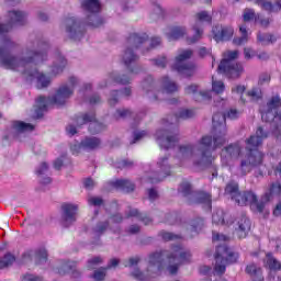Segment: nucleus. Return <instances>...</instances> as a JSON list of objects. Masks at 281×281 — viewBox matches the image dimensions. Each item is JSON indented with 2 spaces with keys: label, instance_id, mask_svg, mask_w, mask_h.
I'll return each mask as SVG.
<instances>
[{
  "label": "nucleus",
  "instance_id": "nucleus-1",
  "mask_svg": "<svg viewBox=\"0 0 281 281\" xmlns=\"http://www.w3.org/2000/svg\"><path fill=\"white\" fill-rule=\"evenodd\" d=\"M238 117H240V112L236 109H231L226 114L221 112L215 113L213 115V138L206 135L195 145L190 143L180 145L176 156L179 166H188V164H194L195 166L211 164L214 160L212 150L221 148L227 142L225 120H238Z\"/></svg>",
  "mask_w": 281,
  "mask_h": 281
},
{
  "label": "nucleus",
  "instance_id": "nucleus-2",
  "mask_svg": "<svg viewBox=\"0 0 281 281\" xmlns=\"http://www.w3.org/2000/svg\"><path fill=\"white\" fill-rule=\"evenodd\" d=\"M12 47L10 40H4V49H0V63L5 69H13L14 71H23L29 82L36 80L37 89H45L52 83V78L45 74L40 72L33 68L32 63H43L45 60V53H36L33 48L27 47L22 52L20 57H14L8 54V49Z\"/></svg>",
  "mask_w": 281,
  "mask_h": 281
},
{
  "label": "nucleus",
  "instance_id": "nucleus-3",
  "mask_svg": "<svg viewBox=\"0 0 281 281\" xmlns=\"http://www.w3.org/2000/svg\"><path fill=\"white\" fill-rule=\"evenodd\" d=\"M169 262L167 267V271L170 276H175L177 271H179V267L181 265H186V262H190V258L192 255L190 251L183 249V247L175 246L171 249V252L168 254L165 251L154 252L149 255L148 258V266L145 272L139 271L138 269L132 272L133 278L138 281H147L151 280L153 278H159L161 276V271H164V260Z\"/></svg>",
  "mask_w": 281,
  "mask_h": 281
},
{
  "label": "nucleus",
  "instance_id": "nucleus-4",
  "mask_svg": "<svg viewBox=\"0 0 281 281\" xmlns=\"http://www.w3.org/2000/svg\"><path fill=\"white\" fill-rule=\"evenodd\" d=\"M269 134L262 127H258L256 134L246 139V158L241 159L240 165L232 169L236 177H245L251 172V168H256L262 164L265 155L258 150V146L262 145V140L267 139Z\"/></svg>",
  "mask_w": 281,
  "mask_h": 281
},
{
  "label": "nucleus",
  "instance_id": "nucleus-5",
  "mask_svg": "<svg viewBox=\"0 0 281 281\" xmlns=\"http://www.w3.org/2000/svg\"><path fill=\"white\" fill-rule=\"evenodd\" d=\"M80 83V79L77 77L70 76L68 78L67 83L61 85L55 95L45 98V97H38L35 102V114L34 117H43V113L47 111V108L50 104H56L57 106H63L67 102V100L74 95V89L76 88L77 85Z\"/></svg>",
  "mask_w": 281,
  "mask_h": 281
},
{
  "label": "nucleus",
  "instance_id": "nucleus-6",
  "mask_svg": "<svg viewBox=\"0 0 281 281\" xmlns=\"http://www.w3.org/2000/svg\"><path fill=\"white\" fill-rule=\"evenodd\" d=\"M225 194H229L231 199L237 203V205H250L252 210L257 212H263L265 203L258 202V196L252 191H238V183L229 182L225 188Z\"/></svg>",
  "mask_w": 281,
  "mask_h": 281
},
{
  "label": "nucleus",
  "instance_id": "nucleus-7",
  "mask_svg": "<svg viewBox=\"0 0 281 281\" xmlns=\"http://www.w3.org/2000/svg\"><path fill=\"white\" fill-rule=\"evenodd\" d=\"M122 63L125 65L126 69H128L130 76H123L122 78L117 77V74H112L108 78V82L101 87H109V85H128L133 79V76L139 74V67L136 65L137 56L135 53L127 48L122 55Z\"/></svg>",
  "mask_w": 281,
  "mask_h": 281
},
{
  "label": "nucleus",
  "instance_id": "nucleus-8",
  "mask_svg": "<svg viewBox=\"0 0 281 281\" xmlns=\"http://www.w3.org/2000/svg\"><path fill=\"white\" fill-rule=\"evenodd\" d=\"M281 106V100L279 95L272 97L266 105L260 109L262 122H272L274 126L273 135L281 142V113H278V109Z\"/></svg>",
  "mask_w": 281,
  "mask_h": 281
},
{
  "label": "nucleus",
  "instance_id": "nucleus-9",
  "mask_svg": "<svg viewBox=\"0 0 281 281\" xmlns=\"http://www.w3.org/2000/svg\"><path fill=\"white\" fill-rule=\"evenodd\" d=\"M160 87L162 90H157L153 79L143 82V89L150 100H166V93H175L179 91V86L168 77H162L160 79Z\"/></svg>",
  "mask_w": 281,
  "mask_h": 281
},
{
  "label": "nucleus",
  "instance_id": "nucleus-10",
  "mask_svg": "<svg viewBox=\"0 0 281 281\" xmlns=\"http://www.w3.org/2000/svg\"><path fill=\"white\" fill-rule=\"evenodd\" d=\"M236 58H238V50L224 53V59L220 63L217 68L218 74H225L227 78H240L245 69L241 64L234 61Z\"/></svg>",
  "mask_w": 281,
  "mask_h": 281
},
{
  "label": "nucleus",
  "instance_id": "nucleus-11",
  "mask_svg": "<svg viewBox=\"0 0 281 281\" xmlns=\"http://www.w3.org/2000/svg\"><path fill=\"white\" fill-rule=\"evenodd\" d=\"M237 260L238 254L229 250L225 244L218 245L215 254L214 276H223L227 265H234Z\"/></svg>",
  "mask_w": 281,
  "mask_h": 281
},
{
  "label": "nucleus",
  "instance_id": "nucleus-12",
  "mask_svg": "<svg viewBox=\"0 0 281 281\" xmlns=\"http://www.w3.org/2000/svg\"><path fill=\"white\" fill-rule=\"evenodd\" d=\"M192 58V50L184 49L180 50L178 56H176V60L172 65V68L178 71V74H181V76L190 77L194 75V66L188 60Z\"/></svg>",
  "mask_w": 281,
  "mask_h": 281
},
{
  "label": "nucleus",
  "instance_id": "nucleus-13",
  "mask_svg": "<svg viewBox=\"0 0 281 281\" xmlns=\"http://www.w3.org/2000/svg\"><path fill=\"white\" fill-rule=\"evenodd\" d=\"M81 8L89 14L87 19L88 25H91V27H100L102 25V20L98 16V12L102 10L100 0H83Z\"/></svg>",
  "mask_w": 281,
  "mask_h": 281
},
{
  "label": "nucleus",
  "instance_id": "nucleus-14",
  "mask_svg": "<svg viewBox=\"0 0 281 281\" xmlns=\"http://www.w3.org/2000/svg\"><path fill=\"white\" fill-rule=\"evenodd\" d=\"M158 170L156 172L147 173L143 178V181H148L149 183H159L164 181L166 177L170 176V165L168 164V157L160 158L157 162Z\"/></svg>",
  "mask_w": 281,
  "mask_h": 281
},
{
  "label": "nucleus",
  "instance_id": "nucleus-15",
  "mask_svg": "<svg viewBox=\"0 0 281 281\" xmlns=\"http://www.w3.org/2000/svg\"><path fill=\"white\" fill-rule=\"evenodd\" d=\"M212 23V15L206 11H201L195 15V24L193 25V37L189 38V43H196L203 36V24Z\"/></svg>",
  "mask_w": 281,
  "mask_h": 281
},
{
  "label": "nucleus",
  "instance_id": "nucleus-16",
  "mask_svg": "<svg viewBox=\"0 0 281 281\" xmlns=\"http://www.w3.org/2000/svg\"><path fill=\"white\" fill-rule=\"evenodd\" d=\"M66 32L72 41H82L85 36V26L76 18H69L65 22Z\"/></svg>",
  "mask_w": 281,
  "mask_h": 281
},
{
  "label": "nucleus",
  "instance_id": "nucleus-17",
  "mask_svg": "<svg viewBox=\"0 0 281 281\" xmlns=\"http://www.w3.org/2000/svg\"><path fill=\"white\" fill-rule=\"evenodd\" d=\"M156 142L159 144L160 148H172L177 142H179V135H171L170 128L158 130L156 132Z\"/></svg>",
  "mask_w": 281,
  "mask_h": 281
},
{
  "label": "nucleus",
  "instance_id": "nucleus-18",
  "mask_svg": "<svg viewBox=\"0 0 281 281\" xmlns=\"http://www.w3.org/2000/svg\"><path fill=\"white\" fill-rule=\"evenodd\" d=\"M25 13L23 11H10L9 12V24L0 23V36L7 34L12 29V25H24L25 24Z\"/></svg>",
  "mask_w": 281,
  "mask_h": 281
},
{
  "label": "nucleus",
  "instance_id": "nucleus-19",
  "mask_svg": "<svg viewBox=\"0 0 281 281\" xmlns=\"http://www.w3.org/2000/svg\"><path fill=\"white\" fill-rule=\"evenodd\" d=\"M61 218L64 227L74 225L78 216V205L71 203H65L61 205Z\"/></svg>",
  "mask_w": 281,
  "mask_h": 281
},
{
  "label": "nucleus",
  "instance_id": "nucleus-20",
  "mask_svg": "<svg viewBox=\"0 0 281 281\" xmlns=\"http://www.w3.org/2000/svg\"><path fill=\"white\" fill-rule=\"evenodd\" d=\"M90 122L89 132L90 133H100L102 131V124L95 121V114L93 112L86 113L81 116H78L76 120V124L78 127L82 126V124H87Z\"/></svg>",
  "mask_w": 281,
  "mask_h": 281
},
{
  "label": "nucleus",
  "instance_id": "nucleus-21",
  "mask_svg": "<svg viewBox=\"0 0 281 281\" xmlns=\"http://www.w3.org/2000/svg\"><path fill=\"white\" fill-rule=\"evenodd\" d=\"M186 93L188 95H193L195 102H205V100H212V91L211 90H199V86L191 85L186 88Z\"/></svg>",
  "mask_w": 281,
  "mask_h": 281
},
{
  "label": "nucleus",
  "instance_id": "nucleus-22",
  "mask_svg": "<svg viewBox=\"0 0 281 281\" xmlns=\"http://www.w3.org/2000/svg\"><path fill=\"white\" fill-rule=\"evenodd\" d=\"M234 36V27L216 25L213 27V38L216 43L229 41Z\"/></svg>",
  "mask_w": 281,
  "mask_h": 281
},
{
  "label": "nucleus",
  "instance_id": "nucleus-23",
  "mask_svg": "<svg viewBox=\"0 0 281 281\" xmlns=\"http://www.w3.org/2000/svg\"><path fill=\"white\" fill-rule=\"evenodd\" d=\"M251 229V222L247 216H241L237 220L235 234H237L238 238H247V234Z\"/></svg>",
  "mask_w": 281,
  "mask_h": 281
},
{
  "label": "nucleus",
  "instance_id": "nucleus-24",
  "mask_svg": "<svg viewBox=\"0 0 281 281\" xmlns=\"http://www.w3.org/2000/svg\"><path fill=\"white\" fill-rule=\"evenodd\" d=\"M243 155V149L239 144L229 145L228 147L222 150L221 157L223 164H227V159H232V157H240Z\"/></svg>",
  "mask_w": 281,
  "mask_h": 281
},
{
  "label": "nucleus",
  "instance_id": "nucleus-25",
  "mask_svg": "<svg viewBox=\"0 0 281 281\" xmlns=\"http://www.w3.org/2000/svg\"><path fill=\"white\" fill-rule=\"evenodd\" d=\"M196 115V112L192 109H181L177 112L176 116L173 117V121L170 122V119L165 121V126H170L172 124H179V120H190Z\"/></svg>",
  "mask_w": 281,
  "mask_h": 281
},
{
  "label": "nucleus",
  "instance_id": "nucleus-26",
  "mask_svg": "<svg viewBox=\"0 0 281 281\" xmlns=\"http://www.w3.org/2000/svg\"><path fill=\"white\" fill-rule=\"evenodd\" d=\"M187 30L184 26H169L165 31L167 41H179L186 36Z\"/></svg>",
  "mask_w": 281,
  "mask_h": 281
},
{
  "label": "nucleus",
  "instance_id": "nucleus-27",
  "mask_svg": "<svg viewBox=\"0 0 281 281\" xmlns=\"http://www.w3.org/2000/svg\"><path fill=\"white\" fill-rule=\"evenodd\" d=\"M11 128L14 137H19L21 133H31V131H34V125L23 121H13Z\"/></svg>",
  "mask_w": 281,
  "mask_h": 281
},
{
  "label": "nucleus",
  "instance_id": "nucleus-28",
  "mask_svg": "<svg viewBox=\"0 0 281 281\" xmlns=\"http://www.w3.org/2000/svg\"><path fill=\"white\" fill-rule=\"evenodd\" d=\"M40 182L43 186H49V183H52V178L49 177H45V175H47L49 172V166L47 165V162H42L35 170Z\"/></svg>",
  "mask_w": 281,
  "mask_h": 281
},
{
  "label": "nucleus",
  "instance_id": "nucleus-29",
  "mask_svg": "<svg viewBox=\"0 0 281 281\" xmlns=\"http://www.w3.org/2000/svg\"><path fill=\"white\" fill-rule=\"evenodd\" d=\"M111 188L114 190H123V192H133L135 190V184L128 180L119 179L110 182Z\"/></svg>",
  "mask_w": 281,
  "mask_h": 281
},
{
  "label": "nucleus",
  "instance_id": "nucleus-30",
  "mask_svg": "<svg viewBox=\"0 0 281 281\" xmlns=\"http://www.w3.org/2000/svg\"><path fill=\"white\" fill-rule=\"evenodd\" d=\"M280 194H281V182H273L272 184H270L268 192L261 199V202H263V205H265V203L271 201V198L280 196Z\"/></svg>",
  "mask_w": 281,
  "mask_h": 281
},
{
  "label": "nucleus",
  "instance_id": "nucleus-31",
  "mask_svg": "<svg viewBox=\"0 0 281 281\" xmlns=\"http://www.w3.org/2000/svg\"><path fill=\"white\" fill-rule=\"evenodd\" d=\"M65 67H67V59H65L63 55L57 54L53 64L52 74H54V76H58V74H63V71H65Z\"/></svg>",
  "mask_w": 281,
  "mask_h": 281
},
{
  "label": "nucleus",
  "instance_id": "nucleus-32",
  "mask_svg": "<svg viewBox=\"0 0 281 281\" xmlns=\"http://www.w3.org/2000/svg\"><path fill=\"white\" fill-rule=\"evenodd\" d=\"M193 199H195V203L204 204L206 210H212V195L205 192L192 193Z\"/></svg>",
  "mask_w": 281,
  "mask_h": 281
},
{
  "label": "nucleus",
  "instance_id": "nucleus-33",
  "mask_svg": "<svg viewBox=\"0 0 281 281\" xmlns=\"http://www.w3.org/2000/svg\"><path fill=\"white\" fill-rule=\"evenodd\" d=\"M100 138L98 137H86L81 140V146L83 150H95L97 148H100Z\"/></svg>",
  "mask_w": 281,
  "mask_h": 281
},
{
  "label": "nucleus",
  "instance_id": "nucleus-34",
  "mask_svg": "<svg viewBox=\"0 0 281 281\" xmlns=\"http://www.w3.org/2000/svg\"><path fill=\"white\" fill-rule=\"evenodd\" d=\"M229 218V215L225 214V212H223V210H217L214 214H213V223H215V225H232V223H234V221H229L227 220Z\"/></svg>",
  "mask_w": 281,
  "mask_h": 281
},
{
  "label": "nucleus",
  "instance_id": "nucleus-35",
  "mask_svg": "<svg viewBox=\"0 0 281 281\" xmlns=\"http://www.w3.org/2000/svg\"><path fill=\"white\" fill-rule=\"evenodd\" d=\"M265 266L268 269H270V271H280V269H281L280 261H278V259H276L274 256L271 255V252H268L266 255Z\"/></svg>",
  "mask_w": 281,
  "mask_h": 281
},
{
  "label": "nucleus",
  "instance_id": "nucleus-36",
  "mask_svg": "<svg viewBox=\"0 0 281 281\" xmlns=\"http://www.w3.org/2000/svg\"><path fill=\"white\" fill-rule=\"evenodd\" d=\"M203 218L194 220L188 227V232H190L191 236H196L204 227Z\"/></svg>",
  "mask_w": 281,
  "mask_h": 281
},
{
  "label": "nucleus",
  "instance_id": "nucleus-37",
  "mask_svg": "<svg viewBox=\"0 0 281 281\" xmlns=\"http://www.w3.org/2000/svg\"><path fill=\"white\" fill-rule=\"evenodd\" d=\"M146 41H148V35L146 34H133L130 36L128 38V43L130 45H134V47H140V45H144V43H146Z\"/></svg>",
  "mask_w": 281,
  "mask_h": 281
},
{
  "label": "nucleus",
  "instance_id": "nucleus-38",
  "mask_svg": "<svg viewBox=\"0 0 281 281\" xmlns=\"http://www.w3.org/2000/svg\"><path fill=\"white\" fill-rule=\"evenodd\" d=\"M239 32H240L241 36L234 38V44L235 45H245L246 43L249 42V31H247L246 25H241L239 27Z\"/></svg>",
  "mask_w": 281,
  "mask_h": 281
},
{
  "label": "nucleus",
  "instance_id": "nucleus-39",
  "mask_svg": "<svg viewBox=\"0 0 281 281\" xmlns=\"http://www.w3.org/2000/svg\"><path fill=\"white\" fill-rule=\"evenodd\" d=\"M76 263L75 262H65L60 269H58L59 276H65V273H72V276L76 278V273H78L75 269Z\"/></svg>",
  "mask_w": 281,
  "mask_h": 281
},
{
  "label": "nucleus",
  "instance_id": "nucleus-40",
  "mask_svg": "<svg viewBox=\"0 0 281 281\" xmlns=\"http://www.w3.org/2000/svg\"><path fill=\"white\" fill-rule=\"evenodd\" d=\"M254 1V3H257V5H260L262 10H266V12H277L276 4L267 1V0H249Z\"/></svg>",
  "mask_w": 281,
  "mask_h": 281
},
{
  "label": "nucleus",
  "instance_id": "nucleus-41",
  "mask_svg": "<svg viewBox=\"0 0 281 281\" xmlns=\"http://www.w3.org/2000/svg\"><path fill=\"white\" fill-rule=\"evenodd\" d=\"M133 216H136V218H138L139 221H143L145 225H150V223L153 222L150 217H143L142 214H139V211H137V209H130L127 213V218H131Z\"/></svg>",
  "mask_w": 281,
  "mask_h": 281
},
{
  "label": "nucleus",
  "instance_id": "nucleus-42",
  "mask_svg": "<svg viewBox=\"0 0 281 281\" xmlns=\"http://www.w3.org/2000/svg\"><path fill=\"white\" fill-rule=\"evenodd\" d=\"M243 19L245 22L255 21L256 23H258V21H260V15H256V11H254V9H245L243 13Z\"/></svg>",
  "mask_w": 281,
  "mask_h": 281
},
{
  "label": "nucleus",
  "instance_id": "nucleus-43",
  "mask_svg": "<svg viewBox=\"0 0 281 281\" xmlns=\"http://www.w3.org/2000/svg\"><path fill=\"white\" fill-rule=\"evenodd\" d=\"M34 260L37 265H43V262H47V250L45 248H41L35 251Z\"/></svg>",
  "mask_w": 281,
  "mask_h": 281
},
{
  "label": "nucleus",
  "instance_id": "nucleus-44",
  "mask_svg": "<svg viewBox=\"0 0 281 281\" xmlns=\"http://www.w3.org/2000/svg\"><path fill=\"white\" fill-rule=\"evenodd\" d=\"M16 258L12 254H7L4 257L0 260V269H5V267H10Z\"/></svg>",
  "mask_w": 281,
  "mask_h": 281
},
{
  "label": "nucleus",
  "instance_id": "nucleus-45",
  "mask_svg": "<svg viewBox=\"0 0 281 281\" xmlns=\"http://www.w3.org/2000/svg\"><path fill=\"white\" fill-rule=\"evenodd\" d=\"M178 192L182 194V196H190L192 194V186H190V182H182L178 189Z\"/></svg>",
  "mask_w": 281,
  "mask_h": 281
},
{
  "label": "nucleus",
  "instance_id": "nucleus-46",
  "mask_svg": "<svg viewBox=\"0 0 281 281\" xmlns=\"http://www.w3.org/2000/svg\"><path fill=\"white\" fill-rule=\"evenodd\" d=\"M212 91L213 93L221 94L223 91H225V83L223 81H216L214 80V77L212 78Z\"/></svg>",
  "mask_w": 281,
  "mask_h": 281
},
{
  "label": "nucleus",
  "instance_id": "nucleus-47",
  "mask_svg": "<svg viewBox=\"0 0 281 281\" xmlns=\"http://www.w3.org/2000/svg\"><path fill=\"white\" fill-rule=\"evenodd\" d=\"M257 40L259 43H262V45H269V43H274L276 37L271 34H258Z\"/></svg>",
  "mask_w": 281,
  "mask_h": 281
},
{
  "label": "nucleus",
  "instance_id": "nucleus-48",
  "mask_svg": "<svg viewBox=\"0 0 281 281\" xmlns=\"http://www.w3.org/2000/svg\"><path fill=\"white\" fill-rule=\"evenodd\" d=\"M246 272L249 273V276H257L256 278H260L261 270L258 266L251 263L246 267Z\"/></svg>",
  "mask_w": 281,
  "mask_h": 281
},
{
  "label": "nucleus",
  "instance_id": "nucleus-49",
  "mask_svg": "<svg viewBox=\"0 0 281 281\" xmlns=\"http://www.w3.org/2000/svg\"><path fill=\"white\" fill-rule=\"evenodd\" d=\"M122 220L123 218H122L121 214H115L112 217H110L109 223H110L111 229H115V227H117V225H120Z\"/></svg>",
  "mask_w": 281,
  "mask_h": 281
},
{
  "label": "nucleus",
  "instance_id": "nucleus-50",
  "mask_svg": "<svg viewBox=\"0 0 281 281\" xmlns=\"http://www.w3.org/2000/svg\"><path fill=\"white\" fill-rule=\"evenodd\" d=\"M69 158L67 156H61L60 158H57L54 162L55 170H60L65 164H68Z\"/></svg>",
  "mask_w": 281,
  "mask_h": 281
},
{
  "label": "nucleus",
  "instance_id": "nucleus-51",
  "mask_svg": "<svg viewBox=\"0 0 281 281\" xmlns=\"http://www.w3.org/2000/svg\"><path fill=\"white\" fill-rule=\"evenodd\" d=\"M106 278V268H101L99 270H95L93 273V280L94 281H102Z\"/></svg>",
  "mask_w": 281,
  "mask_h": 281
},
{
  "label": "nucleus",
  "instance_id": "nucleus-52",
  "mask_svg": "<svg viewBox=\"0 0 281 281\" xmlns=\"http://www.w3.org/2000/svg\"><path fill=\"white\" fill-rule=\"evenodd\" d=\"M82 150H85L82 148V142L81 143L75 142L70 146V151L72 155H80V153H82Z\"/></svg>",
  "mask_w": 281,
  "mask_h": 281
},
{
  "label": "nucleus",
  "instance_id": "nucleus-53",
  "mask_svg": "<svg viewBox=\"0 0 281 281\" xmlns=\"http://www.w3.org/2000/svg\"><path fill=\"white\" fill-rule=\"evenodd\" d=\"M146 135H148V133L146 131L134 132L132 144H137V142H139L140 139H144V137H146Z\"/></svg>",
  "mask_w": 281,
  "mask_h": 281
},
{
  "label": "nucleus",
  "instance_id": "nucleus-54",
  "mask_svg": "<svg viewBox=\"0 0 281 281\" xmlns=\"http://www.w3.org/2000/svg\"><path fill=\"white\" fill-rule=\"evenodd\" d=\"M99 265H102L101 257H93L88 261V269H95Z\"/></svg>",
  "mask_w": 281,
  "mask_h": 281
},
{
  "label": "nucleus",
  "instance_id": "nucleus-55",
  "mask_svg": "<svg viewBox=\"0 0 281 281\" xmlns=\"http://www.w3.org/2000/svg\"><path fill=\"white\" fill-rule=\"evenodd\" d=\"M159 236L162 238V240H177V239H179V235H175V234L168 233V232H160Z\"/></svg>",
  "mask_w": 281,
  "mask_h": 281
},
{
  "label": "nucleus",
  "instance_id": "nucleus-56",
  "mask_svg": "<svg viewBox=\"0 0 281 281\" xmlns=\"http://www.w3.org/2000/svg\"><path fill=\"white\" fill-rule=\"evenodd\" d=\"M232 93H234L236 95H239L240 100L243 102L244 101L243 100V93H245V86L238 85V86L233 87L232 88Z\"/></svg>",
  "mask_w": 281,
  "mask_h": 281
},
{
  "label": "nucleus",
  "instance_id": "nucleus-57",
  "mask_svg": "<svg viewBox=\"0 0 281 281\" xmlns=\"http://www.w3.org/2000/svg\"><path fill=\"white\" fill-rule=\"evenodd\" d=\"M248 98L251 100H258L261 95L260 89L252 88L250 91L247 92Z\"/></svg>",
  "mask_w": 281,
  "mask_h": 281
},
{
  "label": "nucleus",
  "instance_id": "nucleus-58",
  "mask_svg": "<svg viewBox=\"0 0 281 281\" xmlns=\"http://www.w3.org/2000/svg\"><path fill=\"white\" fill-rule=\"evenodd\" d=\"M139 263V257H132L123 261L124 267H135Z\"/></svg>",
  "mask_w": 281,
  "mask_h": 281
},
{
  "label": "nucleus",
  "instance_id": "nucleus-59",
  "mask_svg": "<svg viewBox=\"0 0 281 281\" xmlns=\"http://www.w3.org/2000/svg\"><path fill=\"white\" fill-rule=\"evenodd\" d=\"M227 240H229V237L218 233H213V243H227Z\"/></svg>",
  "mask_w": 281,
  "mask_h": 281
},
{
  "label": "nucleus",
  "instance_id": "nucleus-60",
  "mask_svg": "<svg viewBox=\"0 0 281 281\" xmlns=\"http://www.w3.org/2000/svg\"><path fill=\"white\" fill-rule=\"evenodd\" d=\"M88 203H89V205H94V207H98V206L102 205L103 201L101 198L91 196L88 199Z\"/></svg>",
  "mask_w": 281,
  "mask_h": 281
},
{
  "label": "nucleus",
  "instance_id": "nucleus-61",
  "mask_svg": "<svg viewBox=\"0 0 281 281\" xmlns=\"http://www.w3.org/2000/svg\"><path fill=\"white\" fill-rule=\"evenodd\" d=\"M106 223L104 224H99L95 228H94V235L95 236H100L101 234H104V232H106Z\"/></svg>",
  "mask_w": 281,
  "mask_h": 281
},
{
  "label": "nucleus",
  "instance_id": "nucleus-62",
  "mask_svg": "<svg viewBox=\"0 0 281 281\" xmlns=\"http://www.w3.org/2000/svg\"><path fill=\"white\" fill-rule=\"evenodd\" d=\"M159 196V194L157 193V190L155 189H149L148 190V199L149 201H156V199Z\"/></svg>",
  "mask_w": 281,
  "mask_h": 281
},
{
  "label": "nucleus",
  "instance_id": "nucleus-63",
  "mask_svg": "<svg viewBox=\"0 0 281 281\" xmlns=\"http://www.w3.org/2000/svg\"><path fill=\"white\" fill-rule=\"evenodd\" d=\"M128 115H131L130 110L123 109V110H117L116 111V117H126Z\"/></svg>",
  "mask_w": 281,
  "mask_h": 281
},
{
  "label": "nucleus",
  "instance_id": "nucleus-64",
  "mask_svg": "<svg viewBox=\"0 0 281 281\" xmlns=\"http://www.w3.org/2000/svg\"><path fill=\"white\" fill-rule=\"evenodd\" d=\"M22 281H41V278H38L34 274H25L23 277Z\"/></svg>",
  "mask_w": 281,
  "mask_h": 281
}]
</instances>
